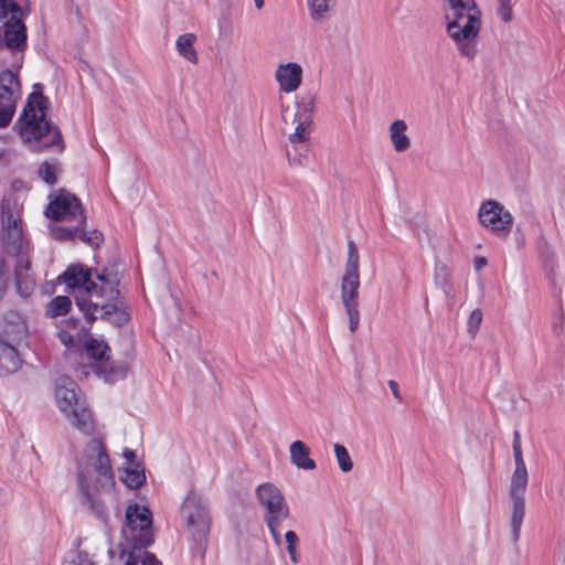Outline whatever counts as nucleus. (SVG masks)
Returning a JSON list of instances; mask_svg holds the SVG:
<instances>
[{"mask_svg": "<svg viewBox=\"0 0 565 565\" xmlns=\"http://www.w3.org/2000/svg\"><path fill=\"white\" fill-rule=\"evenodd\" d=\"M78 498L83 507L98 521L107 524L108 509L103 495L115 488V477L105 444L90 439L84 449V462L77 465Z\"/></svg>", "mask_w": 565, "mask_h": 565, "instance_id": "1", "label": "nucleus"}, {"mask_svg": "<svg viewBox=\"0 0 565 565\" xmlns=\"http://www.w3.org/2000/svg\"><path fill=\"white\" fill-rule=\"evenodd\" d=\"M109 351L108 344L97 339H89L85 344L87 356L95 362H99V364L95 365V373L103 376L107 382H114L122 379L126 375L127 369L125 366H114L108 361Z\"/></svg>", "mask_w": 565, "mask_h": 565, "instance_id": "15", "label": "nucleus"}, {"mask_svg": "<svg viewBox=\"0 0 565 565\" xmlns=\"http://www.w3.org/2000/svg\"><path fill=\"white\" fill-rule=\"evenodd\" d=\"M309 106H310V110H312L313 103H312V102H309Z\"/></svg>", "mask_w": 565, "mask_h": 565, "instance_id": "46", "label": "nucleus"}, {"mask_svg": "<svg viewBox=\"0 0 565 565\" xmlns=\"http://www.w3.org/2000/svg\"><path fill=\"white\" fill-rule=\"evenodd\" d=\"M290 461L299 469L313 470L316 468V461L311 459L310 448L301 440L291 443L289 447Z\"/></svg>", "mask_w": 565, "mask_h": 565, "instance_id": "19", "label": "nucleus"}, {"mask_svg": "<svg viewBox=\"0 0 565 565\" xmlns=\"http://www.w3.org/2000/svg\"><path fill=\"white\" fill-rule=\"evenodd\" d=\"M522 447L521 444V434L519 430H514L513 433V440H512V447Z\"/></svg>", "mask_w": 565, "mask_h": 565, "instance_id": "42", "label": "nucleus"}, {"mask_svg": "<svg viewBox=\"0 0 565 565\" xmlns=\"http://www.w3.org/2000/svg\"><path fill=\"white\" fill-rule=\"evenodd\" d=\"M334 454L339 465V468L343 472H349L353 468L351 456L343 445L334 444Z\"/></svg>", "mask_w": 565, "mask_h": 565, "instance_id": "30", "label": "nucleus"}, {"mask_svg": "<svg viewBox=\"0 0 565 565\" xmlns=\"http://www.w3.org/2000/svg\"><path fill=\"white\" fill-rule=\"evenodd\" d=\"M77 322H78V320H76V319H71V321H68V323H72L73 326H75Z\"/></svg>", "mask_w": 565, "mask_h": 565, "instance_id": "45", "label": "nucleus"}, {"mask_svg": "<svg viewBox=\"0 0 565 565\" xmlns=\"http://www.w3.org/2000/svg\"><path fill=\"white\" fill-rule=\"evenodd\" d=\"M68 565H95L89 555L85 552H78Z\"/></svg>", "mask_w": 565, "mask_h": 565, "instance_id": "36", "label": "nucleus"}, {"mask_svg": "<svg viewBox=\"0 0 565 565\" xmlns=\"http://www.w3.org/2000/svg\"><path fill=\"white\" fill-rule=\"evenodd\" d=\"M255 7L259 10L264 7V0H254Z\"/></svg>", "mask_w": 565, "mask_h": 565, "instance_id": "44", "label": "nucleus"}, {"mask_svg": "<svg viewBox=\"0 0 565 565\" xmlns=\"http://www.w3.org/2000/svg\"><path fill=\"white\" fill-rule=\"evenodd\" d=\"M96 273L102 270L77 263L68 265L57 278L74 295L76 306L83 315H92L89 307L99 296L100 281Z\"/></svg>", "mask_w": 565, "mask_h": 565, "instance_id": "8", "label": "nucleus"}, {"mask_svg": "<svg viewBox=\"0 0 565 565\" xmlns=\"http://www.w3.org/2000/svg\"><path fill=\"white\" fill-rule=\"evenodd\" d=\"M58 338H60L61 342L63 344H65L66 347H71L74 342L73 335L70 332L64 331V330L58 333Z\"/></svg>", "mask_w": 565, "mask_h": 565, "instance_id": "39", "label": "nucleus"}, {"mask_svg": "<svg viewBox=\"0 0 565 565\" xmlns=\"http://www.w3.org/2000/svg\"><path fill=\"white\" fill-rule=\"evenodd\" d=\"M482 322V311L480 309H475L469 318H468V321H467V329H468V332L475 337L476 333L478 332L479 328H480V324Z\"/></svg>", "mask_w": 565, "mask_h": 565, "instance_id": "33", "label": "nucleus"}, {"mask_svg": "<svg viewBox=\"0 0 565 565\" xmlns=\"http://www.w3.org/2000/svg\"><path fill=\"white\" fill-rule=\"evenodd\" d=\"M285 540L287 542V551L290 556V559L292 563L299 562V555L297 553V543H298V535L294 531H288L285 534Z\"/></svg>", "mask_w": 565, "mask_h": 565, "instance_id": "31", "label": "nucleus"}, {"mask_svg": "<svg viewBox=\"0 0 565 565\" xmlns=\"http://www.w3.org/2000/svg\"><path fill=\"white\" fill-rule=\"evenodd\" d=\"M120 557L124 559L125 565H162L154 554L147 551L131 550L129 552L122 551Z\"/></svg>", "mask_w": 565, "mask_h": 565, "instance_id": "23", "label": "nucleus"}, {"mask_svg": "<svg viewBox=\"0 0 565 565\" xmlns=\"http://www.w3.org/2000/svg\"><path fill=\"white\" fill-rule=\"evenodd\" d=\"M446 31L461 56L472 61L478 54L481 11L475 0H446Z\"/></svg>", "mask_w": 565, "mask_h": 565, "instance_id": "4", "label": "nucleus"}, {"mask_svg": "<svg viewBox=\"0 0 565 565\" xmlns=\"http://www.w3.org/2000/svg\"><path fill=\"white\" fill-rule=\"evenodd\" d=\"M49 104V98L42 93H31L14 127L21 139L33 145L34 150L55 148L62 152L65 149L62 132L56 125L46 119Z\"/></svg>", "mask_w": 565, "mask_h": 565, "instance_id": "3", "label": "nucleus"}, {"mask_svg": "<svg viewBox=\"0 0 565 565\" xmlns=\"http://www.w3.org/2000/svg\"><path fill=\"white\" fill-rule=\"evenodd\" d=\"M563 324H564V316L561 313L559 316L554 318V321L552 323V329L556 334H561L563 331Z\"/></svg>", "mask_w": 565, "mask_h": 565, "instance_id": "38", "label": "nucleus"}, {"mask_svg": "<svg viewBox=\"0 0 565 565\" xmlns=\"http://www.w3.org/2000/svg\"><path fill=\"white\" fill-rule=\"evenodd\" d=\"M78 385L68 376H61L55 384V401L74 428L86 436L95 431L92 412L84 397L79 396Z\"/></svg>", "mask_w": 565, "mask_h": 565, "instance_id": "6", "label": "nucleus"}, {"mask_svg": "<svg viewBox=\"0 0 565 565\" xmlns=\"http://www.w3.org/2000/svg\"><path fill=\"white\" fill-rule=\"evenodd\" d=\"M388 386L394 395L395 398L398 401H402V396L399 394L398 384L395 381H390Z\"/></svg>", "mask_w": 565, "mask_h": 565, "instance_id": "40", "label": "nucleus"}, {"mask_svg": "<svg viewBox=\"0 0 565 565\" xmlns=\"http://www.w3.org/2000/svg\"><path fill=\"white\" fill-rule=\"evenodd\" d=\"M12 10L19 13V10L23 9L14 0H0V17H4L7 12H12Z\"/></svg>", "mask_w": 565, "mask_h": 565, "instance_id": "35", "label": "nucleus"}, {"mask_svg": "<svg viewBox=\"0 0 565 565\" xmlns=\"http://www.w3.org/2000/svg\"><path fill=\"white\" fill-rule=\"evenodd\" d=\"M256 497L264 508V520L287 519L289 507L282 492L271 482L257 487Z\"/></svg>", "mask_w": 565, "mask_h": 565, "instance_id": "16", "label": "nucleus"}, {"mask_svg": "<svg viewBox=\"0 0 565 565\" xmlns=\"http://www.w3.org/2000/svg\"><path fill=\"white\" fill-rule=\"evenodd\" d=\"M20 362L17 349L12 344L0 340V375L17 371Z\"/></svg>", "mask_w": 565, "mask_h": 565, "instance_id": "20", "label": "nucleus"}, {"mask_svg": "<svg viewBox=\"0 0 565 565\" xmlns=\"http://www.w3.org/2000/svg\"><path fill=\"white\" fill-rule=\"evenodd\" d=\"M196 35L194 33H184L179 35L175 41L178 53L190 63H198V53L194 47Z\"/></svg>", "mask_w": 565, "mask_h": 565, "instance_id": "22", "label": "nucleus"}, {"mask_svg": "<svg viewBox=\"0 0 565 565\" xmlns=\"http://www.w3.org/2000/svg\"><path fill=\"white\" fill-rule=\"evenodd\" d=\"M407 126L404 120H395L390 126V139L397 152L406 151L411 146V140L406 136L405 131Z\"/></svg>", "mask_w": 565, "mask_h": 565, "instance_id": "21", "label": "nucleus"}, {"mask_svg": "<svg viewBox=\"0 0 565 565\" xmlns=\"http://www.w3.org/2000/svg\"><path fill=\"white\" fill-rule=\"evenodd\" d=\"M62 173V164L58 160L52 159L42 162L39 167V177L49 185H54L57 182L58 174Z\"/></svg>", "mask_w": 565, "mask_h": 565, "instance_id": "25", "label": "nucleus"}, {"mask_svg": "<svg viewBox=\"0 0 565 565\" xmlns=\"http://www.w3.org/2000/svg\"><path fill=\"white\" fill-rule=\"evenodd\" d=\"M20 98L21 84L18 70H3L0 73V128L7 127L11 122Z\"/></svg>", "mask_w": 565, "mask_h": 565, "instance_id": "14", "label": "nucleus"}, {"mask_svg": "<svg viewBox=\"0 0 565 565\" xmlns=\"http://www.w3.org/2000/svg\"><path fill=\"white\" fill-rule=\"evenodd\" d=\"M285 520L286 519L264 520L273 536V540L277 545L281 544V535L279 532V527Z\"/></svg>", "mask_w": 565, "mask_h": 565, "instance_id": "34", "label": "nucleus"}, {"mask_svg": "<svg viewBox=\"0 0 565 565\" xmlns=\"http://www.w3.org/2000/svg\"><path fill=\"white\" fill-rule=\"evenodd\" d=\"M515 468L511 477L509 495L511 500V534L513 542L520 539L521 526L525 515V491L529 472L523 458L522 447H512Z\"/></svg>", "mask_w": 565, "mask_h": 565, "instance_id": "9", "label": "nucleus"}, {"mask_svg": "<svg viewBox=\"0 0 565 565\" xmlns=\"http://www.w3.org/2000/svg\"><path fill=\"white\" fill-rule=\"evenodd\" d=\"M310 121L309 120H298L295 132L289 135V141L291 143L305 142L310 138Z\"/></svg>", "mask_w": 565, "mask_h": 565, "instance_id": "29", "label": "nucleus"}, {"mask_svg": "<svg viewBox=\"0 0 565 565\" xmlns=\"http://www.w3.org/2000/svg\"><path fill=\"white\" fill-rule=\"evenodd\" d=\"M121 481L129 489H137L143 484L146 481V475L143 469H140L139 466L135 468H126L125 475L121 477Z\"/></svg>", "mask_w": 565, "mask_h": 565, "instance_id": "27", "label": "nucleus"}, {"mask_svg": "<svg viewBox=\"0 0 565 565\" xmlns=\"http://www.w3.org/2000/svg\"><path fill=\"white\" fill-rule=\"evenodd\" d=\"M49 204L44 215L58 223L73 222L74 225L53 224L51 236L57 242H82L93 248L99 247L104 241L102 232L86 230V214L81 200L66 189H58L49 195Z\"/></svg>", "mask_w": 565, "mask_h": 565, "instance_id": "2", "label": "nucleus"}, {"mask_svg": "<svg viewBox=\"0 0 565 565\" xmlns=\"http://www.w3.org/2000/svg\"><path fill=\"white\" fill-rule=\"evenodd\" d=\"M31 269V263L28 258H24V256H20L15 266V275H18V271L22 270V273L25 275L26 273H30Z\"/></svg>", "mask_w": 565, "mask_h": 565, "instance_id": "37", "label": "nucleus"}, {"mask_svg": "<svg viewBox=\"0 0 565 565\" xmlns=\"http://www.w3.org/2000/svg\"><path fill=\"white\" fill-rule=\"evenodd\" d=\"M125 518L124 534L131 542V550L140 552L153 543L152 513L147 507L129 504Z\"/></svg>", "mask_w": 565, "mask_h": 565, "instance_id": "12", "label": "nucleus"}, {"mask_svg": "<svg viewBox=\"0 0 565 565\" xmlns=\"http://www.w3.org/2000/svg\"><path fill=\"white\" fill-rule=\"evenodd\" d=\"M72 307L68 296H56L47 305L46 312L50 317H60L66 315Z\"/></svg>", "mask_w": 565, "mask_h": 565, "instance_id": "26", "label": "nucleus"}, {"mask_svg": "<svg viewBox=\"0 0 565 565\" xmlns=\"http://www.w3.org/2000/svg\"><path fill=\"white\" fill-rule=\"evenodd\" d=\"M275 78L284 93H292L299 88L302 81V67L296 62L279 64Z\"/></svg>", "mask_w": 565, "mask_h": 565, "instance_id": "18", "label": "nucleus"}, {"mask_svg": "<svg viewBox=\"0 0 565 565\" xmlns=\"http://www.w3.org/2000/svg\"><path fill=\"white\" fill-rule=\"evenodd\" d=\"M124 457L127 459V461L129 463H132L135 458H136V454L134 450L129 449V448H126L122 452Z\"/></svg>", "mask_w": 565, "mask_h": 565, "instance_id": "41", "label": "nucleus"}, {"mask_svg": "<svg viewBox=\"0 0 565 565\" xmlns=\"http://www.w3.org/2000/svg\"><path fill=\"white\" fill-rule=\"evenodd\" d=\"M478 217L484 227L503 235L510 232L513 221L511 213L501 203L493 200L481 204Z\"/></svg>", "mask_w": 565, "mask_h": 565, "instance_id": "17", "label": "nucleus"}, {"mask_svg": "<svg viewBox=\"0 0 565 565\" xmlns=\"http://www.w3.org/2000/svg\"><path fill=\"white\" fill-rule=\"evenodd\" d=\"M497 14L499 18L505 23L510 22L513 19L511 0H497Z\"/></svg>", "mask_w": 565, "mask_h": 565, "instance_id": "32", "label": "nucleus"}, {"mask_svg": "<svg viewBox=\"0 0 565 565\" xmlns=\"http://www.w3.org/2000/svg\"><path fill=\"white\" fill-rule=\"evenodd\" d=\"M335 2V0H308L311 19L317 22L327 20L331 15Z\"/></svg>", "mask_w": 565, "mask_h": 565, "instance_id": "24", "label": "nucleus"}, {"mask_svg": "<svg viewBox=\"0 0 565 565\" xmlns=\"http://www.w3.org/2000/svg\"><path fill=\"white\" fill-rule=\"evenodd\" d=\"M26 15L24 10H19V13L12 10L4 17H0V20H3V24L0 26V49L12 53L11 66L15 70L21 68L28 49V33L24 23Z\"/></svg>", "mask_w": 565, "mask_h": 565, "instance_id": "10", "label": "nucleus"}, {"mask_svg": "<svg viewBox=\"0 0 565 565\" xmlns=\"http://www.w3.org/2000/svg\"><path fill=\"white\" fill-rule=\"evenodd\" d=\"M100 281L99 296L89 307L92 315H84L88 323H93L98 317L117 327L126 324L130 320L129 312L122 308L120 300V276L115 267H104L102 273H96Z\"/></svg>", "mask_w": 565, "mask_h": 565, "instance_id": "5", "label": "nucleus"}, {"mask_svg": "<svg viewBox=\"0 0 565 565\" xmlns=\"http://www.w3.org/2000/svg\"><path fill=\"white\" fill-rule=\"evenodd\" d=\"M2 241L10 254H20L23 250L22 222L19 216L18 205L11 200L1 202Z\"/></svg>", "mask_w": 565, "mask_h": 565, "instance_id": "13", "label": "nucleus"}, {"mask_svg": "<svg viewBox=\"0 0 565 565\" xmlns=\"http://www.w3.org/2000/svg\"><path fill=\"white\" fill-rule=\"evenodd\" d=\"M15 285H17L18 292L22 297H29L35 287V281H34L31 273H26L24 275L22 273V270H20V271H18V275H15Z\"/></svg>", "mask_w": 565, "mask_h": 565, "instance_id": "28", "label": "nucleus"}, {"mask_svg": "<svg viewBox=\"0 0 565 565\" xmlns=\"http://www.w3.org/2000/svg\"><path fill=\"white\" fill-rule=\"evenodd\" d=\"M360 256L355 243L349 241L348 257L341 277L340 298L352 333L360 324Z\"/></svg>", "mask_w": 565, "mask_h": 565, "instance_id": "7", "label": "nucleus"}, {"mask_svg": "<svg viewBox=\"0 0 565 565\" xmlns=\"http://www.w3.org/2000/svg\"><path fill=\"white\" fill-rule=\"evenodd\" d=\"M181 514L186 521L192 540L200 550L204 551L211 527V514L206 500L198 492L190 491L182 503Z\"/></svg>", "mask_w": 565, "mask_h": 565, "instance_id": "11", "label": "nucleus"}, {"mask_svg": "<svg viewBox=\"0 0 565 565\" xmlns=\"http://www.w3.org/2000/svg\"><path fill=\"white\" fill-rule=\"evenodd\" d=\"M486 265H487V259L484 257H481V256L476 257V259H475L476 269H481Z\"/></svg>", "mask_w": 565, "mask_h": 565, "instance_id": "43", "label": "nucleus"}]
</instances>
